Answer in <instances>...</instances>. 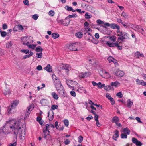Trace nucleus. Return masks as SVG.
Instances as JSON below:
<instances>
[{
	"label": "nucleus",
	"instance_id": "nucleus-1",
	"mask_svg": "<svg viewBox=\"0 0 146 146\" xmlns=\"http://www.w3.org/2000/svg\"><path fill=\"white\" fill-rule=\"evenodd\" d=\"M19 122L15 121H11L6 123L3 127L2 129L0 130V134L1 131L4 133H9L11 131H12L14 135V139H17L18 129L20 128L18 127Z\"/></svg>",
	"mask_w": 146,
	"mask_h": 146
},
{
	"label": "nucleus",
	"instance_id": "nucleus-2",
	"mask_svg": "<svg viewBox=\"0 0 146 146\" xmlns=\"http://www.w3.org/2000/svg\"><path fill=\"white\" fill-rule=\"evenodd\" d=\"M19 125L18 127L20 128L18 129V133H19V138L22 140H24L25 138V125H23V126L21 127L20 126V123L19 122Z\"/></svg>",
	"mask_w": 146,
	"mask_h": 146
},
{
	"label": "nucleus",
	"instance_id": "nucleus-3",
	"mask_svg": "<svg viewBox=\"0 0 146 146\" xmlns=\"http://www.w3.org/2000/svg\"><path fill=\"white\" fill-rule=\"evenodd\" d=\"M54 85L55 88L58 93L62 96L65 97V96H64V90L61 83H54Z\"/></svg>",
	"mask_w": 146,
	"mask_h": 146
},
{
	"label": "nucleus",
	"instance_id": "nucleus-4",
	"mask_svg": "<svg viewBox=\"0 0 146 146\" xmlns=\"http://www.w3.org/2000/svg\"><path fill=\"white\" fill-rule=\"evenodd\" d=\"M127 33L125 32H120V33L117 35L119 36V38L117 39V42L119 43H121L124 41V40L127 39L128 37L127 36Z\"/></svg>",
	"mask_w": 146,
	"mask_h": 146
},
{
	"label": "nucleus",
	"instance_id": "nucleus-5",
	"mask_svg": "<svg viewBox=\"0 0 146 146\" xmlns=\"http://www.w3.org/2000/svg\"><path fill=\"white\" fill-rule=\"evenodd\" d=\"M32 37L30 36H27L25 37H23L21 38V40L23 42V45H28L29 43H30V42L31 41L30 40H32L33 41Z\"/></svg>",
	"mask_w": 146,
	"mask_h": 146
},
{
	"label": "nucleus",
	"instance_id": "nucleus-6",
	"mask_svg": "<svg viewBox=\"0 0 146 146\" xmlns=\"http://www.w3.org/2000/svg\"><path fill=\"white\" fill-rule=\"evenodd\" d=\"M118 42H117L115 43H111L109 41H107L106 44L110 47H116L119 50H121L122 47L121 46H119L118 44Z\"/></svg>",
	"mask_w": 146,
	"mask_h": 146
},
{
	"label": "nucleus",
	"instance_id": "nucleus-7",
	"mask_svg": "<svg viewBox=\"0 0 146 146\" xmlns=\"http://www.w3.org/2000/svg\"><path fill=\"white\" fill-rule=\"evenodd\" d=\"M61 70L62 72H65L66 74H68L69 71V69L70 68V66L68 64H62L60 67Z\"/></svg>",
	"mask_w": 146,
	"mask_h": 146
},
{
	"label": "nucleus",
	"instance_id": "nucleus-8",
	"mask_svg": "<svg viewBox=\"0 0 146 146\" xmlns=\"http://www.w3.org/2000/svg\"><path fill=\"white\" fill-rule=\"evenodd\" d=\"M34 108V105L32 104L30 105L27 108V110H26L25 115V117L27 118L30 113L31 111Z\"/></svg>",
	"mask_w": 146,
	"mask_h": 146
},
{
	"label": "nucleus",
	"instance_id": "nucleus-9",
	"mask_svg": "<svg viewBox=\"0 0 146 146\" xmlns=\"http://www.w3.org/2000/svg\"><path fill=\"white\" fill-rule=\"evenodd\" d=\"M132 141L137 146H141L142 145V143L141 142L134 137L132 138Z\"/></svg>",
	"mask_w": 146,
	"mask_h": 146
},
{
	"label": "nucleus",
	"instance_id": "nucleus-10",
	"mask_svg": "<svg viewBox=\"0 0 146 146\" xmlns=\"http://www.w3.org/2000/svg\"><path fill=\"white\" fill-rule=\"evenodd\" d=\"M68 19V22H67L66 23H64V22H65V20H60L58 19V18H57V21L58 23H61V24H63L64 26H68L70 22V19Z\"/></svg>",
	"mask_w": 146,
	"mask_h": 146
},
{
	"label": "nucleus",
	"instance_id": "nucleus-11",
	"mask_svg": "<svg viewBox=\"0 0 146 146\" xmlns=\"http://www.w3.org/2000/svg\"><path fill=\"white\" fill-rule=\"evenodd\" d=\"M115 74L117 76L122 77L124 76V73L123 71L119 70H117L115 72Z\"/></svg>",
	"mask_w": 146,
	"mask_h": 146
},
{
	"label": "nucleus",
	"instance_id": "nucleus-12",
	"mask_svg": "<svg viewBox=\"0 0 146 146\" xmlns=\"http://www.w3.org/2000/svg\"><path fill=\"white\" fill-rule=\"evenodd\" d=\"M80 43L77 42L72 44L74 51H77L80 50V49H78V47L80 46Z\"/></svg>",
	"mask_w": 146,
	"mask_h": 146
},
{
	"label": "nucleus",
	"instance_id": "nucleus-13",
	"mask_svg": "<svg viewBox=\"0 0 146 146\" xmlns=\"http://www.w3.org/2000/svg\"><path fill=\"white\" fill-rule=\"evenodd\" d=\"M3 93L5 95L7 94L9 95L11 94V92L10 90L9 87H8L7 86H6L5 87Z\"/></svg>",
	"mask_w": 146,
	"mask_h": 146
},
{
	"label": "nucleus",
	"instance_id": "nucleus-14",
	"mask_svg": "<svg viewBox=\"0 0 146 146\" xmlns=\"http://www.w3.org/2000/svg\"><path fill=\"white\" fill-rule=\"evenodd\" d=\"M90 75V73L85 72V73H80L79 75V77L80 78H84L86 76H89Z\"/></svg>",
	"mask_w": 146,
	"mask_h": 146
},
{
	"label": "nucleus",
	"instance_id": "nucleus-15",
	"mask_svg": "<svg viewBox=\"0 0 146 146\" xmlns=\"http://www.w3.org/2000/svg\"><path fill=\"white\" fill-rule=\"evenodd\" d=\"M133 29L139 32H140V29L141 28V26H140L137 25H131Z\"/></svg>",
	"mask_w": 146,
	"mask_h": 146
},
{
	"label": "nucleus",
	"instance_id": "nucleus-16",
	"mask_svg": "<svg viewBox=\"0 0 146 146\" xmlns=\"http://www.w3.org/2000/svg\"><path fill=\"white\" fill-rule=\"evenodd\" d=\"M52 77L53 80L54 81V83H60V80L55 75H53Z\"/></svg>",
	"mask_w": 146,
	"mask_h": 146
},
{
	"label": "nucleus",
	"instance_id": "nucleus-17",
	"mask_svg": "<svg viewBox=\"0 0 146 146\" xmlns=\"http://www.w3.org/2000/svg\"><path fill=\"white\" fill-rule=\"evenodd\" d=\"M40 102L42 105L44 106L47 105L48 104V100L45 99H42Z\"/></svg>",
	"mask_w": 146,
	"mask_h": 146
},
{
	"label": "nucleus",
	"instance_id": "nucleus-18",
	"mask_svg": "<svg viewBox=\"0 0 146 146\" xmlns=\"http://www.w3.org/2000/svg\"><path fill=\"white\" fill-rule=\"evenodd\" d=\"M119 136V131L118 130H116L115 131V134L113 136V139L115 141L117 140L116 138H118Z\"/></svg>",
	"mask_w": 146,
	"mask_h": 146
},
{
	"label": "nucleus",
	"instance_id": "nucleus-19",
	"mask_svg": "<svg viewBox=\"0 0 146 146\" xmlns=\"http://www.w3.org/2000/svg\"><path fill=\"white\" fill-rule=\"evenodd\" d=\"M53 114L54 113L53 111H51V113L50 112H49L48 114V119L50 121H51L53 119Z\"/></svg>",
	"mask_w": 146,
	"mask_h": 146
},
{
	"label": "nucleus",
	"instance_id": "nucleus-20",
	"mask_svg": "<svg viewBox=\"0 0 146 146\" xmlns=\"http://www.w3.org/2000/svg\"><path fill=\"white\" fill-rule=\"evenodd\" d=\"M110 85L111 86H113L117 87L120 86V83L118 81H115L111 82L110 83Z\"/></svg>",
	"mask_w": 146,
	"mask_h": 146
},
{
	"label": "nucleus",
	"instance_id": "nucleus-21",
	"mask_svg": "<svg viewBox=\"0 0 146 146\" xmlns=\"http://www.w3.org/2000/svg\"><path fill=\"white\" fill-rule=\"evenodd\" d=\"M19 103V101L18 100H16L13 101L11 105V108H12V107H13V108H15Z\"/></svg>",
	"mask_w": 146,
	"mask_h": 146
},
{
	"label": "nucleus",
	"instance_id": "nucleus-22",
	"mask_svg": "<svg viewBox=\"0 0 146 146\" xmlns=\"http://www.w3.org/2000/svg\"><path fill=\"white\" fill-rule=\"evenodd\" d=\"M44 69L49 72H51L52 69L51 66L50 64H48L44 68Z\"/></svg>",
	"mask_w": 146,
	"mask_h": 146
},
{
	"label": "nucleus",
	"instance_id": "nucleus-23",
	"mask_svg": "<svg viewBox=\"0 0 146 146\" xmlns=\"http://www.w3.org/2000/svg\"><path fill=\"white\" fill-rule=\"evenodd\" d=\"M82 33L81 32H77L75 34V36L77 38H80L82 36Z\"/></svg>",
	"mask_w": 146,
	"mask_h": 146
},
{
	"label": "nucleus",
	"instance_id": "nucleus-24",
	"mask_svg": "<svg viewBox=\"0 0 146 146\" xmlns=\"http://www.w3.org/2000/svg\"><path fill=\"white\" fill-rule=\"evenodd\" d=\"M119 120V119L118 117H117L115 116L113 118L112 121V122L116 124L118 123Z\"/></svg>",
	"mask_w": 146,
	"mask_h": 146
},
{
	"label": "nucleus",
	"instance_id": "nucleus-25",
	"mask_svg": "<svg viewBox=\"0 0 146 146\" xmlns=\"http://www.w3.org/2000/svg\"><path fill=\"white\" fill-rule=\"evenodd\" d=\"M104 89L106 90V91H109L111 90L112 89L113 90V88L111 85H107L106 86H105L104 87Z\"/></svg>",
	"mask_w": 146,
	"mask_h": 146
},
{
	"label": "nucleus",
	"instance_id": "nucleus-26",
	"mask_svg": "<svg viewBox=\"0 0 146 146\" xmlns=\"http://www.w3.org/2000/svg\"><path fill=\"white\" fill-rule=\"evenodd\" d=\"M123 132L125 134L129 135L130 134V131L128 128H125L123 129Z\"/></svg>",
	"mask_w": 146,
	"mask_h": 146
},
{
	"label": "nucleus",
	"instance_id": "nucleus-27",
	"mask_svg": "<svg viewBox=\"0 0 146 146\" xmlns=\"http://www.w3.org/2000/svg\"><path fill=\"white\" fill-rule=\"evenodd\" d=\"M43 137L46 140H50L51 139V136L49 134H47L43 135Z\"/></svg>",
	"mask_w": 146,
	"mask_h": 146
},
{
	"label": "nucleus",
	"instance_id": "nucleus-28",
	"mask_svg": "<svg viewBox=\"0 0 146 146\" xmlns=\"http://www.w3.org/2000/svg\"><path fill=\"white\" fill-rule=\"evenodd\" d=\"M93 37L92 35L89 33H88V37L87 40L89 41H90L93 38Z\"/></svg>",
	"mask_w": 146,
	"mask_h": 146
},
{
	"label": "nucleus",
	"instance_id": "nucleus-29",
	"mask_svg": "<svg viewBox=\"0 0 146 146\" xmlns=\"http://www.w3.org/2000/svg\"><path fill=\"white\" fill-rule=\"evenodd\" d=\"M127 106L129 108H130L133 104V102L131 101L130 99H129L127 100Z\"/></svg>",
	"mask_w": 146,
	"mask_h": 146
},
{
	"label": "nucleus",
	"instance_id": "nucleus-30",
	"mask_svg": "<svg viewBox=\"0 0 146 146\" xmlns=\"http://www.w3.org/2000/svg\"><path fill=\"white\" fill-rule=\"evenodd\" d=\"M51 95L55 99L57 100H58V95L56 94L55 92H53L52 93Z\"/></svg>",
	"mask_w": 146,
	"mask_h": 146
},
{
	"label": "nucleus",
	"instance_id": "nucleus-31",
	"mask_svg": "<svg viewBox=\"0 0 146 146\" xmlns=\"http://www.w3.org/2000/svg\"><path fill=\"white\" fill-rule=\"evenodd\" d=\"M52 36L54 39L58 38L59 36V35L58 33H53L52 34Z\"/></svg>",
	"mask_w": 146,
	"mask_h": 146
},
{
	"label": "nucleus",
	"instance_id": "nucleus-32",
	"mask_svg": "<svg viewBox=\"0 0 146 146\" xmlns=\"http://www.w3.org/2000/svg\"><path fill=\"white\" fill-rule=\"evenodd\" d=\"M36 51L37 52H42L43 49L41 46H38L36 48Z\"/></svg>",
	"mask_w": 146,
	"mask_h": 146
},
{
	"label": "nucleus",
	"instance_id": "nucleus-33",
	"mask_svg": "<svg viewBox=\"0 0 146 146\" xmlns=\"http://www.w3.org/2000/svg\"><path fill=\"white\" fill-rule=\"evenodd\" d=\"M119 26L117 24L112 23L111 24L110 27L113 29H117Z\"/></svg>",
	"mask_w": 146,
	"mask_h": 146
},
{
	"label": "nucleus",
	"instance_id": "nucleus-34",
	"mask_svg": "<svg viewBox=\"0 0 146 146\" xmlns=\"http://www.w3.org/2000/svg\"><path fill=\"white\" fill-rule=\"evenodd\" d=\"M135 56H137V58H139L140 57H144V55L142 53H140L138 51L137 52L135 53Z\"/></svg>",
	"mask_w": 146,
	"mask_h": 146
},
{
	"label": "nucleus",
	"instance_id": "nucleus-35",
	"mask_svg": "<svg viewBox=\"0 0 146 146\" xmlns=\"http://www.w3.org/2000/svg\"><path fill=\"white\" fill-rule=\"evenodd\" d=\"M98 86V87L99 88H102L105 87V84H102L100 82H99L97 83V85Z\"/></svg>",
	"mask_w": 146,
	"mask_h": 146
},
{
	"label": "nucleus",
	"instance_id": "nucleus-36",
	"mask_svg": "<svg viewBox=\"0 0 146 146\" xmlns=\"http://www.w3.org/2000/svg\"><path fill=\"white\" fill-rule=\"evenodd\" d=\"M46 127L48 129L49 128H54L55 127V126L53 124H50V125L48 124H46Z\"/></svg>",
	"mask_w": 146,
	"mask_h": 146
},
{
	"label": "nucleus",
	"instance_id": "nucleus-37",
	"mask_svg": "<svg viewBox=\"0 0 146 146\" xmlns=\"http://www.w3.org/2000/svg\"><path fill=\"white\" fill-rule=\"evenodd\" d=\"M67 48L68 49H69L70 50H71V51L74 50H73L74 48H73L72 44H69V45L68 46Z\"/></svg>",
	"mask_w": 146,
	"mask_h": 146
},
{
	"label": "nucleus",
	"instance_id": "nucleus-38",
	"mask_svg": "<svg viewBox=\"0 0 146 146\" xmlns=\"http://www.w3.org/2000/svg\"><path fill=\"white\" fill-rule=\"evenodd\" d=\"M36 45V44L35 45L34 44H28V45H27V46L29 48H30L32 49H34Z\"/></svg>",
	"mask_w": 146,
	"mask_h": 146
},
{
	"label": "nucleus",
	"instance_id": "nucleus-39",
	"mask_svg": "<svg viewBox=\"0 0 146 146\" xmlns=\"http://www.w3.org/2000/svg\"><path fill=\"white\" fill-rule=\"evenodd\" d=\"M121 15L123 16L124 18L126 19L128 18L129 17L128 14L125 12H123L121 14Z\"/></svg>",
	"mask_w": 146,
	"mask_h": 146
},
{
	"label": "nucleus",
	"instance_id": "nucleus-40",
	"mask_svg": "<svg viewBox=\"0 0 146 146\" xmlns=\"http://www.w3.org/2000/svg\"><path fill=\"white\" fill-rule=\"evenodd\" d=\"M21 52L23 53H25V54H29V51L27 49V50H25V49H23L21 50Z\"/></svg>",
	"mask_w": 146,
	"mask_h": 146
},
{
	"label": "nucleus",
	"instance_id": "nucleus-41",
	"mask_svg": "<svg viewBox=\"0 0 146 146\" xmlns=\"http://www.w3.org/2000/svg\"><path fill=\"white\" fill-rule=\"evenodd\" d=\"M77 17V15L76 14H74L73 15H69L67 17L68 18L69 17V18H76Z\"/></svg>",
	"mask_w": 146,
	"mask_h": 146
},
{
	"label": "nucleus",
	"instance_id": "nucleus-42",
	"mask_svg": "<svg viewBox=\"0 0 146 146\" xmlns=\"http://www.w3.org/2000/svg\"><path fill=\"white\" fill-rule=\"evenodd\" d=\"M114 58L112 56H109L108 58V60L110 63L113 62V60H114Z\"/></svg>",
	"mask_w": 146,
	"mask_h": 146
},
{
	"label": "nucleus",
	"instance_id": "nucleus-43",
	"mask_svg": "<svg viewBox=\"0 0 146 146\" xmlns=\"http://www.w3.org/2000/svg\"><path fill=\"white\" fill-rule=\"evenodd\" d=\"M66 10L69 11H71L72 10V8L71 7H69L68 6H66L65 7Z\"/></svg>",
	"mask_w": 146,
	"mask_h": 146
},
{
	"label": "nucleus",
	"instance_id": "nucleus-44",
	"mask_svg": "<svg viewBox=\"0 0 146 146\" xmlns=\"http://www.w3.org/2000/svg\"><path fill=\"white\" fill-rule=\"evenodd\" d=\"M42 52H40V53H37L36 54V56L38 58H41L42 57Z\"/></svg>",
	"mask_w": 146,
	"mask_h": 146
},
{
	"label": "nucleus",
	"instance_id": "nucleus-45",
	"mask_svg": "<svg viewBox=\"0 0 146 146\" xmlns=\"http://www.w3.org/2000/svg\"><path fill=\"white\" fill-rule=\"evenodd\" d=\"M54 14L55 13L54 11L52 10L50 11L48 13L49 15L51 16H53L54 15Z\"/></svg>",
	"mask_w": 146,
	"mask_h": 146
},
{
	"label": "nucleus",
	"instance_id": "nucleus-46",
	"mask_svg": "<svg viewBox=\"0 0 146 146\" xmlns=\"http://www.w3.org/2000/svg\"><path fill=\"white\" fill-rule=\"evenodd\" d=\"M90 41L92 42V43L94 44H97L98 43V40H96L94 37Z\"/></svg>",
	"mask_w": 146,
	"mask_h": 146
},
{
	"label": "nucleus",
	"instance_id": "nucleus-47",
	"mask_svg": "<svg viewBox=\"0 0 146 146\" xmlns=\"http://www.w3.org/2000/svg\"><path fill=\"white\" fill-rule=\"evenodd\" d=\"M83 137L82 136H79L78 138V141L80 143H81L83 141Z\"/></svg>",
	"mask_w": 146,
	"mask_h": 146
},
{
	"label": "nucleus",
	"instance_id": "nucleus-48",
	"mask_svg": "<svg viewBox=\"0 0 146 146\" xmlns=\"http://www.w3.org/2000/svg\"><path fill=\"white\" fill-rule=\"evenodd\" d=\"M1 35L2 37H5L7 35V33L5 31H3L1 32Z\"/></svg>",
	"mask_w": 146,
	"mask_h": 146
},
{
	"label": "nucleus",
	"instance_id": "nucleus-49",
	"mask_svg": "<svg viewBox=\"0 0 146 146\" xmlns=\"http://www.w3.org/2000/svg\"><path fill=\"white\" fill-rule=\"evenodd\" d=\"M48 130V128L46 127L45 128H44L43 129V133L44 134L43 135H45L47 134V130Z\"/></svg>",
	"mask_w": 146,
	"mask_h": 146
},
{
	"label": "nucleus",
	"instance_id": "nucleus-50",
	"mask_svg": "<svg viewBox=\"0 0 146 146\" xmlns=\"http://www.w3.org/2000/svg\"><path fill=\"white\" fill-rule=\"evenodd\" d=\"M97 23L99 24H104V22L100 20V19H98L96 21Z\"/></svg>",
	"mask_w": 146,
	"mask_h": 146
},
{
	"label": "nucleus",
	"instance_id": "nucleus-51",
	"mask_svg": "<svg viewBox=\"0 0 146 146\" xmlns=\"http://www.w3.org/2000/svg\"><path fill=\"white\" fill-rule=\"evenodd\" d=\"M116 95L120 98H122L123 96V95L121 92H119L117 93Z\"/></svg>",
	"mask_w": 146,
	"mask_h": 146
},
{
	"label": "nucleus",
	"instance_id": "nucleus-52",
	"mask_svg": "<svg viewBox=\"0 0 146 146\" xmlns=\"http://www.w3.org/2000/svg\"><path fill=\"white\" fill-rule=\"evenodd\" d=\"M58 108V106L56 105H52L51 107V109L53 110H54L57 109Z\"/></svg>",
	"mask_w": 146,
	"mask_h": 146
},
{
	"label": "nucleus",
	"instance_id": "nucleus-53",
	"mask_svg": "<svg viewBox=\"0 0 146 146\" xmlns=\"http://www.w3.org/2000/svg\"><path fill=\"white\" fill-rule=\"evenodd\" d=\"M106 97L109 100H110L112 98L111 97L110 95L108 93L106 94Z\"/></svg>",
	"mask_w": 146,
	"mask_h": 146
},
{
	"label": "nucleus",
	"instance_id": "nucleus-54",
	"mask_svg": "<svg viewBox=\"0 0 146 146\" xmlns=\"http://www.w3.org/2000/svg\"><path fill=\"white\" fill-rule=\"evenodd\" d=\"M64 122L65 125L66 126H68L69 124L68 121L67 119L64 120Z\"/></svg>",
	"mask_w": 146,
	"mask_h": 146
},
{
	"label": "nucleus",
	"instance_id": "nucleus-55",
	"mask_svg": "<svg viewBox=\"0 0 146 146\" xmlns=\"http://www.w3.org/2000/svg\"><path fill=\"white\" fill-rule=\"evenodd\" d=\"M12 46L11 42H10L7 43L6 44V46L7 48H10Z\"/></svg>",
	"mask_w": 146,
	"mask_h": 146
},
{
	"label": "nucleus",
	"instance_id": "nucleus-56",
	"mask_svg": "<svg viewBox=\"0 0 146 146\" xmlns=\"http://www.w3.org/2000/svg\"><path fill=\"white\" fill-rule=\"evenodd\" d=\"M125 134H122L121 135V137L122 139H126L127 137V135Z\"/></svg>",
	"mask_w": 146,
	"mask_h": 146
},
{
	"label": "nucleus",
	"instance_id": "nucleus-57",
	"mask_svg": "<svg viewBox=\"0 0 146 146\" xmlns=\"http://www.w3.org/2000/svg\"><path fill=\"white\" fill-rule=\"evenodd\" d=\"M110 40L114 42L115 41V37L114 36H111L110 37Z\"/></svg>",
	"mask_w": 146,
	"mask_h": 146
},
{
	"label": "nucleus",
	"instance_id": "nucleus-58",
	"mask_svg": "<svg viewBox=\"0 0 146 146\" xmlns=\"http://www.w3.org/2000/svg\"><path fill=\"white\" fill-rule=\"evenodd\" d=\"M85 18L87 19H90L91 18L92 16L89 15L87 12L85 14Z\"/></svg>",
	"mask_w": 146,
	"mask_h": 146
},
{
	"label": "nucleus",
	"instance_id": "nucleus-59",
	"mask_svg": "<svg viewBox=\"0 0 146 146\" xmlns=\"http://www.w3.org/2000/svg\"><path fill=\"white\" fill-rule=\"evenodd\" d=\"M38 17V16L37 14H35L33 15L32 18L35 20H36Z\"/></svg>",
	"mask_w": 146,
	"mask_h": 146
},
{
	"label": "nucleus",
	"instance_id": "nucleus-60",
	"mask_svg": "<svg viewBox=\"0 0 146 146\" xmlns=\"http://www.w3.org/2000/svg\"><path fill=\"white\" fill-rule=\"evenodd\" d=\"M141 82L139 84V85H141L143 86H145L146 85V82H144L143 80H141Z\"/></svg>",
	"mask_w": 146,
	"mask_h": 146
},
{
	"label": "nucleus",
	"instance_id": "nucleus-61",
	"mask_svg": "<svg viewBox=\"0 0 146 146\" xmlns=\"http://www.w3.org/2000/svg\"><path fill=\"white\" fill-rule=\"evenodd\" d=\"M17 27L18 29H19V30H23L24 28L22 26V25H18L17 26Z\"/></svg>",
	"mask_w": 146,
	"mask_h": 146
},
{
	"label": "nucleus",
	"instance_id": "nucleus-62",
	"mask_svg": "<svg viewBox=\"0 0 146 146\" xmlns=\"http://www.w3.org/2000/svg\"><path fill=\"white\" fill-rule=\"evenodd\" d=\"M70 93L72 96L74 97H75L76 96V93L74 91H71L70 92Z\"/></svg>",
	"mask_w": 146,
	"mask_h": 146
},
{
	"label": "nucleus",
	"instance_id": "nucleus-63",
	"mask_svg": "<svg viewBox=\"0 0 146 146\" xmlns=\"http://www.w3.org/2000/svg\"><path fill=\"white\" fill-rule=\"evenodd\" d=\"M135 119L137 121L138 123H142V122L141 121L140 119V118L137 117H136Z\"/></svg>",
	"mask_w": 146,
	"mask_h": 146
},
{
	"label": "nucleus",
	"instance_id": "nucleus-64",
	"mask_svg": "<svg viewBox=\"0 0 146 146\" xmlns=\"http://www.w3.org/2000/svg\"><path fill=\"white\" fill-rule=\"evenodd\" d=\"M16 140V141H15L13 143H11L9 145V146H16L17 145L16 141L17 139H15Z\"/></svg>",
	"mask_w": 146,
	"mask_h": 146
}]
</instances>
